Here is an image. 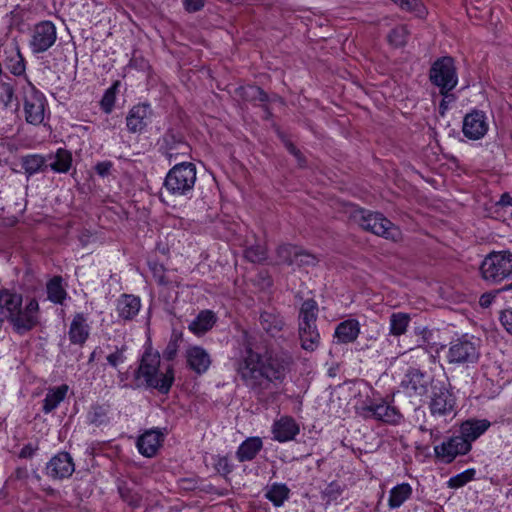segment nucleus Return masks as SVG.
Instances as JSON below:
<instances>
[{
    "label": "nucleus",
    "instance_id": "2f4dec72",
    "mask_svg": "<svg viewBox=\"0 0 512 512\" xmlns=\"http://www.w3.org/2000/svg\"><path fill=\"white\" fill-rule=\"evenodd\" d=\"M216 323L215 314L210 310L201 311L189 324L188 329L195 335H203Z\"/></svg>",
    "mask_w": 512,
    "mask_h": 512
},
{
    "label": "nucleus",
    "instance_id": "aec40b11",
    "mask_svg": "<svg viewBox=\"0 0 512 512\" xmlns=\"http://www.w3.org/2000/svg\"><path fill=\"white\" fill-rule=\"evenodd\" d=\"M142 304L139 296L134 294H121L116 300V313L120 321H133L141 310Z\"/></svg>",
    "mask_w": 512,
    "mask_h": 512
},
{
    "label": "nucleus",
    "instance_id": "4468645a",
    "mask_svg": "<svg viewBox=\"0 0 512 512\" xmlns=\"http://www.w3.org/2000/svg\"><path fill=\"white\" fill-rule=\"evenodd\" d=\"M155 112L148 102L133 105L125 118L127 131L131 134H143L152 124Z\"/></svg>",
    "mask_w": 512,
    "mask_h": 512
},
{
    "label": "nucleus",
    "instance_id": "c756f323",
    "mask_svg": "<svg viewBox=\"0 0 512 512\" xmlns=\"http://www.w3.org/2000/svg\"><path fill=\"white\" fill-rule=\"evenodd\" d=\"M298 335L302 349L313 352L320 345V333L317 325L298 326Z\"/></svg>",
    "mask_w": 512,
    "mask_h": 512
},
{
    "label": "nucleus",
    "instance_id": "79ce46f5",
    "mask_svg": "<svg viewBox=\"0 0 512 512\" xmlns=\"http://www.w3.org/2000/svg\"><path fill=\"white\" fill-rule=\"evenodd\" d=\"M241 96L245 101L254 102H267L269 97L267 93L258 86L249 85L241 88Z\"/></svg>",
    "mask_w": 512,
    "mask_h": 512
},
{
    "label": "nucleus",
    "instance_id": "20e7f679",
    "mask_svg": "<svg viewBox=\"0 0 512 512\" xmlns=\"http://www.w3.org/2000/svg\"><path fill=\"white\" fill-rule=\"evenodd\" d=\"M197 180V169L192 162L175 164L166 174L163 188L174 197L190 198Z\"/></svg>",
    "mask_w": 512,
    "mask_h": 512
},
{
    "label": "nucleus",
    "instance_id": "13d9d810",
    "mask_svg": "<svg viewBox=\"0 0 512 512\" xmlns=\"http://www.w3.org/2000/svg\"><path fill=\"white\" fill-rule=\"evenodd\" d=\"M112 168H113V163L109 160L98 162L94 167L95 172L100 177H106V176L110 175Z\"/></svg>",
    "mask_w": 512,
    "mask_h": 512
},
{
    "label": "nucleus",
    "instance_id": "0e129e2a",
    "mask_svg": "<svg viewBox=\"0 0 512 512\" xmlns=\"http://www.w3.org/2000/svg\"><path fill=\"white\" fill-rule=\"evenodd\" d=\"M28 475L29 474L26 467H18L14 472V476L17 480H26Z\"/></svg>",
    "mask_w": 512,
    "mask_h": 512
},
{
    "label": "nucleus",
    "instance_id": "603ef678",
    "mask_svg": "<svg viewBox=\"0 0 512 512\" xmlns=\"http://www.w3.org/2000/svg\"><path fill=\"white\" fill-rule=\"evenodd\" d=\"M180 336L173 334L163 351V358L167 361L175 359L179 348Z\"/></svg>",
    "mask_w": 512,
    "mask_h": 512
},
{
    "label": "nucleus",
    "instance_id": "58836bf2",
    "mask_svg": "<svg viewBox=\"0 0 512 512\" xmlns=\"http://www.w3.org/2000/svg\"><path fill=\"white\" fill-rule=\"evenodd\" d=\"M120 82L115 81L103 94L102 99L100 101V107L101 110L106 113L110 114L113 111L115 101H116V94L118 92Z\"/></svg>",
    "mask_w": 512,
    "mask_h": 512
},
{
    "label": "nucleus",
    "instance_id": "774afa93",
    "mask_svg": "<svg viewBox=\"0 0 512 512\" xmlns=\"http://www.w3.org/2000/svg\"><path fill=\"white\" fill-rule=\"evenodd\" d=\"M157 281H158V283H159L160 285H168V284H169V281L166 279V277H165L164 275H160V276L158 277V280H157Z\"/></svg>",
    "mask_w": 512,
    "mask_h": 512
},
{
    "label": "nucleus",
    "instance_id": "c85d7f7f",
    "mask_svg": "<svg viewBox=\"0 0 512 512\" xmlns=\"http://www.w3.org/2000/svg\"><path fill=\"white\" fill-rule=\"evenodd\" d=\"M68 390L69 387L66 384L49 388L43 400V413L49 414L54 411L64 401Z\"/></svg>",
    "mask_w": 512,
    "mask_h": 512
},
{
    "label": "nucleus",
    "instance_id": "6e6d98bb",
    "mask_svg": "<svg viewBox=\"0 0 512 512\" xmlns=\"http://www.w3.org/2000/svg\"><path fill=\"white\" fill-rule=\"evenodd\" d=\"M507 290H512V282L494 292H488V293L482 294L480 297V300H479L480 305L484 308L489 307L492 304L493 300L495 299V297L498 293H500L501 291H507Z\"/></svg>",
    "mask_w": 512,
    "mask_h": 512
},
{
    "label": "nucleus",
    "instance_id": "2eb2a0df",
    "mask_svg": "<svg viewBox=\"0 0 512 512\" xmlns=\"http://www.w3.org/2000/svg\"><path fill=\"white\" fill-rule=\"evenodd\" d=\"M75 471V463L70 453L60 451L46 463L44 474L53 481L68 479Z\"/></svg>",
    "mask_w": 512,
    "mask_h": 512
},
{
    "label": "nucleus",
    "instance_id": "7ed1b4c3",
    "mask_svg": "<svg viewBox=\"0 0 512 512\" xmlns=\"http://www.w3.org/2000/svg\"><path fill=\"white\" fill-rule=\"evenodd\" d=\"M160 363L159 352L147 347L134 372V378L136 381L143 378L147 388L156 389L161 394H168L175 380L174 368L168 365L165 372L161 373Z\"/></svg>",
    "mask_w": 512,
    "mask_h": 512
},
{
    "label": "nucleus",
    "instance_id": "e2e57ef3",
    "mask_svg": "<svg viewBox=\"0 0 512 512\" xmlns=\"http://www.w3.org/2000/svg\"><path fill=\"white\" fill-rule=\"evenodd\" d=\"M285 147L290 154H292L298 161L300 165L305 163V159L301 153V151L290 141L285 142Z\"/></svg>",
    "mask_w": 512,
    "mask_h": 512
},
{
    "label": "nucleus",
    "instance_id": "ea45409f",
    "mask_svg": "<svg viewBox=\"0 0 512 512\" xmlns=\"http://www.w3.org/2000/svg\"><path fill=\"white\" fill-rule=\"evenodd\" d=\"M299 246L292 245V244H283L280 245L277 248V258L280 261V263L286 264V265H294L295 262V256H297Z\"/></svg>",
    "mask_w": 512,
    "mask_h": 512
},
{
    "label": "nucleus",
    "instance_id": "5fc2aeb1",
    "mask_svg": "<svg viewBox=\"0 0 512 512\" xmlns=\"http://www.w3.org/2000/svg\"><path fill=\"white\" fill-rule=\"evenodd\" d=\"M0 88H1L0 100L5 107H8L14 99V95H15L14 88L10 83H6V82L1 83Z\"/></svg>",
    "mask_w": 512,
    "mask_h": 512
},
{
    "label": "nucleus",
    "instance_id": "7c9ffc66",
    "mask_svg": "<svg viewBox=\"0 0 512 512\" xmlns=\"http://www.w3.org/2000/svg\"><path fill=\"white\" fill-rule=\"evenodd\" d=\"M318 303L310 298L302 302L298 314V326L317 325Z\"/></svg>",
    "mask_w": 512,
    "mask_h": 512
},
{
    "label": "nucleus",
    "instance_id": "09e8293b",
    "mask_svg": "<svg viewBox=\"0 0 512 512\" xmlns=\"http://www.w3.org/2000/svg\"><path fill=\"white\" fill-rule=\"evenodd\" d=\"M475 476V470L470 468L467 469L453 477H451L448 481V485L451 488H460L467 484L468 482L472 481Z\"/></svg>",
    "mask_w": 512,
    "mask_h": 512
},
{
    "label": "nucleus",
    "instance_id": "bb28decb",
    "mask_svg": "<svg viewBox=\"0 0 512 512\" xmlns=\"http://www.w3.org/2000/svg\"><path fill=\"white\" fill-rule=\"evenodd\" d=\"M490 425L486 419H468L461 424L459 435L472 446V442L484 434Z\"/></svg>",
    "mask_w": 512,
    "mask_h": 512
},
{
    "label": "nucleus",
    "instance_id": "c9c22d12",
    "mask_svg": "<svg viewBox=\"0 0 512 512\" xmlns=\"http://www.w3.org/2000/svg\"><path fill=\"white\" fill-rule=\"evenodd\" d=\"M411 317L408 313L394 312L389 317V334L395 337L406 333Z\"/></svg>",
    "mask_w": 512,
    "mask_h": 512
},
{
    "label": "nucleus",
    "instance_id": "a19ab883",
    "mask_svg": "<svg viewBox=\"0 0 512 512\" xmlns=\"http://www.w3.org/2000/svg\"><path fill=\"white\" fill-rule=\"evenodd\" d=\"M118 492L122 500L132 508H138L141 506L142 496L126 484L119 485Z\"/></svg>",
    "mask_w": 512,
    "mask_h": 512
},
{
    "label": "nucleus",
    "instance_id": "f3484780",
    "mask_svg": "<svg viewBox=\"0 0 512 512\" xmlns=\"http://www.w3.org/2000/svg\"><path fill=\"white\" fill-rule=\"evenodd\" d=\"M470 450V443H466L460 435L451 436L434 447L436 457L447 464L451 463L457 456L467 454Z\"/></svg>",
    "mask_w": 512,
    "mask_h": 512
},
{
    "label": "nucleus",
    "instance_id": "412c9836",
    "mask_svg": "<svg viewBox=\"0 0 512 512\" xmlns=\"http://www.w3.org/2000/svg\"><path fill=\"white\" fill-rule=\"evenodd\" d=\"M259 324L268 336L276 338L283 331L285 320L277 309L270 308L260 312Z\"/></svg>",
    "mask_w": 512,
    "mask_h": 512
},
{
    "label": "nucleus",
    "instance_id": "9b49d317",
    "mask_svg": "<svg viewBox=\"0 0 512 512\" xmlns=\"http://www.w3.org/2000/svg\"><path fill=\"white\" fill-rule=\"evenodd\" d=\"M429 410L432 416L446 418L456 414V398L442 381H437L431 390Z\"/></svg>",
    "mask_w": 512,
    "mask_h": 512
},
{
    "label": "nucleus",
    "instance_id": "6e6552de",
    "mask_svg": "<svg viewBox=\"0 0 512 512\" xmlns=\"http://www.w3.org/2000/svg\"><path fill=\"white\" fill-rule=\"evenodd\" d=\"M359 414L364 419H373L389 425H398L403 419L399 409L386 398H367L359 408Z\"/></svg>",
    "mask_w": 512,
    "mask_h": 512
},
{
    "label": "nucleus",
    "instance_id": "39448f33",
    "mask_svg": "<svg viewBox=\"0 0 512 512\" xmlns=\"http://www.w3.org/2000/svg\"><path fill=\"white\" fill-rule=\"evenodd\" d=\"M482 278L490 284H498L512 275V252L493 251L481 263Z\"/></svg>",
    "mask_w": 512,
    "mask_h": 512
},
{
    "label": "nucleus",
    "instance_id": "f704fd0d",
    "mask_svg": "<svg viewBox=\"0 0 512 512\" xmlns=\"http://www.w3.org/2000/svg\"><path fill=\"white\" fill-rule=\"evenodd\" d=\"M109 411L110 407L107 404L95 403L91 405L86 416L87 423L96 427L107 424L109 422Z\"/></svg>",
    "mask_w": 512,
    "mask_h": 512
},
{
    "label": "nucleus",
    "instance_id": "4d7b16f0",
    "mask_svg": "<svg viewBox=\"0 0 512 512\" xmlns=\"http://www.w3.org/2000/svg\"><path fill=\"white\" fill-rule=\"evenodd\" d=\"M183 8L188 13H196L203 9L205 0H182Z\"/></svg>",
    "mask_w": 512,
    "mask_h": 512
},
{
    "label": "nucleus",
    "instance_id": "4c0bfd02",
    "mask_svg": "<svg viewBox=\"0 0 512 512\" xmlns=\"http://www.w3.org/2000/svg\"><path fill=\"white\" fill-rule=\"evenodd\" d=\"M289 492L290 490L286 486V484L274 483L273 485L270 486L265 496L269 501H271L274 504V506L280 507L283 505L285 500L288 499Z\"/></svg>",
    "mask_w": 512,
    "mask_h": 512
},
{
    "label": "nucleus",
    "instance_id": "680f3d73",
    "mask_svg": "<svg viewBox=\"0 0 512 512\" xmlns=\"http://www.w3.org/2000/svg\"><path fill=\"white\" fill-rule=\"evenodd\" d=\"M500 321L507 332L512 334V309L504 310L501 313Z\"/></svg>",
    "mask_w": 512,
    "mask_h": 512
},
{
    "label": "nucleus",
    "instance_id": "37998d69",
    "mask_svg": "<svg viewBox=\"0 0 512 512\" xmlns=\"http://www.w3.org/2000/svg\"><path fill=\"white\" fill-rule=\"evenodd\" d=\"M6 66L15 76L24 74L26 68L25 60L18 49L12 51V55L8 58Z\"/></svg>",
    "mask_w": 512,
    "mask_h": 512
},
{
    "label": "nucleus",
    "instance_id": "4be33fe9",
    "mask_svg": "<svg viewBox=\"0 0 512 512\" xmlns=\"http://www.w3.org/2000/svg\"><path fill=\"white\" fill-rule=\"evenodd\" d=\"M91 327L88 324V317L82 312L73 316L68 330L69 341L73 345L83 346L90 336Z\"/></svg>",
    "mask_w": 512,
    "mask_h": 512
},
{
    "label": "nucleus",
    "instance_id": "423d86ee",
    "mask_svg": "<svg viewBox=\"0 0 512 512\" xmlns=\"http://www.w3.org/2000/svg\"><path fill=\"white\" fill-rule=\"evenodd\" d=\"M353 217L364 230L377 236L396 241L401 235L399 228L382 213L359 209L354 212Z\"/></svg>",
    "mask_w": 512,
    "mask_h": 512
},
{
    "label": "nucleus",
    "instance_id": "de8ad7c7",
    "mask_svg": "<svg viewBox=\"0 0 512 512\" xmlns=\"http://www.w3.org/2000/svg\"><path fill=\"white\" fill-rule=\"evenodd\" d=\"M408 32L404 26L393 28L388 34V41L395 47H402L407 42Z\"/></svg>",
    "mask_w": 512,
    "mask_h": 512
},
{
    "label": "nucleus",
    "instance_id": "69168bd1",
    "mask_svg": "<svg viewBox=\"0 0 512 512\" xmlns=\"http://www.w3.org/2000/svg\"><path fill=\"white\" fill-rule=\"evenodd\" d=\"M498 204L501 206H512V196L509 193L502 194Z\"/></svg>",
    "mask_w": 512,
    "mask_h": 512
},
{
    "label": "nucleus",
    "instance_id": "5701e85b",
    "mask_svg": "<svg viewBox=\"0 0 512 512\" xmlns=\"http://www.w3.org/2000/svg\"><path fill=\"white\" fill-rule=\"evenodd\" d=\"M187 366L198 375L206 373L212 363L210 354L201 346H191L186 350Z\"/></svg>",
    "mask_w": 512,
    "mask_h": 512
},
{
    "label": "nucleus",
    "instance_id": "a878e982",
    "mask_svg": "<svg viewBox=\"0 0 512 512\" xmlns=\"http://www.w3.org/2000/svg\"><path fill=\"white\" fill-rule=\"evenodd\" d=\"M52 160V154L43 156L41 154H28L20 159L21 167L29 179L35 174L44 173L48 169V161Z\"/></svg>",
    "mask_w": 512,
    "mask_h": 512
},
{
    "label": "nucleus",
    "instance_id": "f03ea898",
    "mask_svg": "<svg viewBox=\"0 0 512 512\" xmlns=\"http://www.w3.org/2000/svg\"><path fill=\"white\" fill-rule=\"evenodd\" d=\"M23 295L14 289H0V315L6 319L13 330L23 335L40 323V306L35 297L27 299L24 307Z\"/></svg>",
    "mask_w": 512,
    "mask_h": 512
},
{
    "label": "nucleus",
    "instance_id": "dca6fc26",
    "mask_svg": "<svg viewBox=\"0 0 512 512\" xmlns=\"http://www.w3.org/2000/svg\"><path fill=\"white\" fill-rule=\"evenodd\" d=\"M488 118L484 111L473 109L463 118L462 132L469 140H480L488 132Z\"/></svg>",
    "mask_w": 512,
    "mask_h": 512
},
{
    "label": "nucleus",
    "instance_id": "cd10ccee",
    "mask_svg": "<svg viewBox=\"0 0 512 512\" xmlns=\"http://www.w3.org/2000/svg\"><path fill=\"white\" fill-rule=\"evenodd\" d=\"M262 449L263 441L260 437H248L238 446L236 458L240 463L252 461Z\"/></svg>",
    "mask_w": 512,
    "mask_h": 512
},
{
    "label": "nucleus",
    "instance_id": "e433bc0d",
    "mask_svg": "<svg viewBox=\"0 0 512 512\" xmlns=\"http://www.w3.org/2000/svg\"><path fill=\"white\" fill-rule=\"evenodd\" d=\"M53 162L48 163V168L55 173H67L72 166V154L70 151L59 148L55 155H52Z\"/></svg>",
    "mask_w": 512,
    "mask_h": 512
},
{
    "label": "nucleus",
    "instance_id": "9d476101",
    "mask_svg": "<svg viewBox=\"0 0 512 512\" xmlns=\"http://www.w3.org/2000/svg\"><path fill=\"white\" fill-rule=\"evenodd\" d=\"M22 100L26 122L34 126L41 125L47 106L45 95L28 81L22 88Z\"/></svg>",
    "mask_w": 512,
    "mask_h": 512
},
{
    "label": "nucleus",
    "instance_id": "a18cd8bd",
    "mask_svg": "<svg viewBox=\"0 0 512 512\" xmlns=\"http://www.w3.org/2000/svg\"><path fill=\"white\" fill-rule=\"evenodd\" d=\"M244 257L252 263H261L267 258V252L264 246L255 244L244 250Z\"/></svg>",
    "mask_w": 512,
    "mask_h": 512
},
{
    "label": "nucleus",
    "instance_id": "3c124183",
    "mask_svg": "<svg viewBox=\"0 0 512 512\" xmlns=\"http://www.w3.org/2000/svg\"><path fill=\"white\" fill-rule=\"evenodd\" d=\"M126 350V345H122L121 347L116 346L114 352L110 353L106 358L108 364L113 368H116L118 365L123 364L126 361Z\"/></svg>",
    "mask_w": 512,
    "mask_h": 512
},
{
    "label": "nucleus",
    "instance_id": "bf43d9fd",
    "mask_svg": "<svg viewBox=\"0 0 512 512\" xmlns=\"http://www.w3.org/2000/svg\"><path fill=\"white\" fill-rule=\"evenodd\" d=\"M451 92L452 91H447L444 94H440L442 96V100L439 104V112L441 115H444L449 108V104L456 100V96Z\"/></svg>",
    "mask_w": 512,
    "mask_h": 512
},
{
    "label": "nucleus",
    "instance_id": "72a5a7b5",
    "mask_svg": "<svg viewBox=\"0 0 512 512\" xmlns=\"http://www.w3.org/2000/svg\"><path fill=\"white\" fill-rule=\"evenodd\" d=\"M47 299L54 303L62 305L68 294L63 286L61 276H54L46 284Z\"/></svg>",
    "mask_w": 512,
    "mask_h": 512
},
{
    "label": "nucleus",
    "instance_id": "a211bd4d",
    "mask_svg": "<svg viewBox=\"0 0 512 512\" xmlns=\"http://www.w3.org/2000/svg\"><path fill=\"white\" fill-rule=\"evenodd\" d=\"M188 150L189 145L184 137L172 129L167 130L161 138L159 151L170 163L179 153L186 154Z\"/></svg>",
    "mask_w": 512,
    "mask_h": 512
},
{
    "label": "nucleus",
    "instance_id": "49530a36",
    "mask_svg": "<svg viewBox=\"0 0 512 512\" xmlns=\"http://www.w3.org/2000/svg\"><path fill=\"white\" fill-rule=\"evenodd\" d=\"M395 4L399 5L401 9L415 13L418 17H423L426 14L425 7L419 0H392Z\"/></svg>",
    "mask_w": 512,
    "mask_h": 512
},
{
    "label": "nucleus",
    "instance_id": "f8f14e48",
    "mask_svg": "<svg viewBox=\"0 0 512 512\" xmlns=\"http://www.w3.org/2000/svg\"><path fill=\"white\" fill-rule=\"evenodd\" d=\"M434 384L433 377L427 372L419 368L409 367L400 386L407 396L422 400L428 395L429 389H432Z\"/></svg>",
    "mask_w": 512,
    "mask_h": 512
},
{
    "label": "nucleus",
    "instance_id": "b1692460",
    "mask_svg": "<svg viewBox=\"0 0 512 512\" xmlns=\"http://www.w3.org/2000/svg\"><path fill=\"white\" fill-rule=\"evenodd\" d=\"M359 334V321L357 319L350 318L337 324L333 337L337 344H350L356 341Z\"/></svg>",
    "mask_w": 512,
    "mask_h": 512
},
{
    "label": "nucleus",
    "instance_id": "393cba45",
    "mask_svg": "<svg viewBox=\"0 0 512 512\" xmlns=\"http://www.w3.org/2000/svg\"><path fill=\"white\" fill-rule=\"evenodd\" d=\"M163 441V434L155 429L147 430L139 436L137 448L145 457H153Z\"/></svg>",
    "mask_w": 512,
    "mask_h": 512
},
{
    "label": "nucleus",
    "instance_id": "ddd939ff",
    "mask_svg": "<svg viewBox=\"0 0 512 512\" xmlns=\"http://www.w3.org/2000/svg\"><path fill=\"white\" fill-rule=\"evenodd\" d=\"M57 40L55 24L50 20L36 23L31 32L29 47L34 54L48 51Z\"/></svg>",
    "mask_w": 512,
    "mask_h": 512
},
{
    "label": "nucleus",
    "instance_id": "473e14b6",
    "mask_svg": "<svg viewBox=\"0 0 512 512\" xmlns=\"http://www.w3.org/2000/svg\"><path fill=\"white\" fill-rule=\"evenodd\" d=\"M413 489L409 483L394 486L389 492L388 507L396 509L402 506L412 496Z\"/></svg>",
    "mask_w": 512,
    "mask_h": 512
},
{
    "label": "nucleus",
    "instance_id": "0eeeda50",
    "mask_svg": "<svg viewBox=\"0 0 512 512\" xmlns=\"http://www.w3.org/2000/svg\"><path fill=\"white\" fill-rule=\"evenodd\" d=\"M480 339L468 334L450 342L447 360L450 364L470 365L479 360Z\"/></svg>",
    "mask_w": 512,
    "mask_h": 512
},
{
    "label": "nucleus",
    "instance_id": "8fccbe9b",
    "mask_svg": "<svg viewBox=\"0 0 512 512\" xmlns=\"http://www.w3.org/2000/svg\"><path fill=\"white\" fill-rule=\"evenodd\" d=\"M318 261L319 259L315 255L299 247L297 256H295L294 265H297L298 267H310L315 266Z\"/></svg>",
    "mask_w": 512,
    "mask_h": 512
},
{
    "label": "nucleus",
    "instance_id": "338daca9",
    "mask_svg": "<svg viewBox=\"0 0 512 512\" xmlns=\"http://www.w3.org/2000/svg\"><path fill=\"white\" fill-rule=\"evenodd\" d=\"M150 268L153 271L154 275L156 276L158 272H163L164 267L161 264L154 263L153 266L150 264Z\"/></svg>",
    "mask_w": 512,
    "mask_h": 512
},
{
    "label": "nucleus",
    "instance_id": "c03bdc74",
    "mask_svg": "<svg viewBox=\"0 0 512 512\" xmlns=\"http://www.w3.org/2000/svg\"><path fill=\"white\" fill-rule=\"evenodd\" d=\"M213 467L223 477L228 476L234 470V464L231 462L228 455H214L212 457Z\"/></svg>",
    "mask_w": 512,
    "mask_h": 512
},
{
    "label": "nucleus",
    "instance_id": "052dcab7",
    "mask_svg": "<svg viewBox=\"0 0 512 512\" xmlns=\"http://www.w3.org/2000/svg\"><path fill=\"white\" fill-rule=\"evenodd\" d=\"M39 447L38 445H34L32 443H28L22 447V449L19 452V458L22 459H31L36 452L38 451Z\"/></svg>",
    "mask_w": 512,
    "mask_h": 512
},
{
    "label": "nucleus",
    "instance_id": "f257e3e1",
    "mask_svg": "<svg viewBox=\"0 0 512 512\" xmlns=\"http://www.w3.org/2000/svg\"><path fill=\"white\" fill-rule=\"evenodd\" d=\"M257 335L242 329L236 339L232 361L238 376L259 403L268 406L279 396V388L290 370L291 357L255 350Z\"/></svg>",
    "mask_w": 512,
    "mask_h": 512
},
{
    "label": "nucleus",
    "instance_id": "864d4df0",
    "mask_svg": "<svg viewBox=\"0 0 512 512\" xmlns=\"http://www.w3.org/2000/svg\"><path fill=\"white\" fill-rule=\"evenodd\" d=\"M343 492V485L337 481H332L323 490V495L328 501H335Z\"/></svg>",
    "mask_w": 512,
    "mask_h": 512
},
{
    "label": "nucleus",
    "instance_id": "6ab92c4d",
    "mask_svg": "<svg viewBox=\"0 0 512 512\" xmlns=\"http://www.w3.org/2000/svg\"><path fill=\"white\" fill-rule=\"evenodd\" d=\"M273 440L279 443L289 442L300 433L299 424L291 416H281L271 426Z\"/></svg>",
    "mask_w": 512,
    "mask_h": 512
},
{
    "label": "nucleus",
    "instance_id": "1a4fd4ad",
    "mask_svg": "<svg viewBox=\"0 0 512 512\" xmlns=\"http://www.w3.org/2000/svg\"><path fill=\"white\" fill-rule=\"evenodd\" d=\"M430 82L439 88V93L452 91L458 84L457 68L455 61L450 56L436 59L429 70Z\"/></svg>",
    "mask_w": 512,
    "mask_h": 512
}]
</instances>
